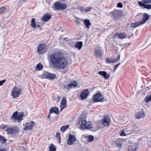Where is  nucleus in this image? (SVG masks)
<instances>
[{
	"label": "nucleus",
	"mask_w": 151,
	"mask_h": 151,
	"mask_svg": "<svg viewBox=\"0 0 151 151\" xmlns=\"http://www.w3.org/2000/svg\"><path fill=\"white\" fill-rule=\"evenodd\" d=\"M50 59L53 66L57 68L64 69L68 65L67 58L60 52H56L50 55Z\"/></svg>",
	"instance_id": "nucleus-1"
},
{
	"label": "nucleus",
	"mask_w": 151,
	"mask_h": 151,
	"mask_svg": "<svg viewBox=\"0 0 151 151\" xmlns=\"http://www.w3.org/2000/svg\"><path fill=\"white\" fill-rule=\"evenodd\" d=\"M79 124H80V129L81 130L88 129L93 131H95L96 130L93 127V125L90 122H87L86 119L84 117L80 118Z\"/></svg>",
	"instance_id": "nucleus-2"
},
{
	"label": "nucleus",
	"mask_w": 151,
	"mask_h": 151,
	"mask_svg": "<svg viewBox=\"0 0 151 151\" xmlns=\"http://www.w3.org/2000/svg\"><path fill=\"white\" fill-rule=\"evenodd\" d=\"M1 129L4 130L8 134L15 135L19 133V128L17 126L9 127L8 126H5L1 127Z\"/></svg>",
	"instance_id": "nucleus-3"
},
{
	"label": "nucleus",
	"mask_w": 151,
	"mask_h": 151,
	"mask_svg": "<svg viewBox=\"0 0 151 151\" xmlns=\"http://www.w3.org/2000/svg\"><path fill=\"white\" fill-rule=\"evenodd\" d=\"M24 112H19L17 111L13 113L11 117V119L13 120L14 122L18 123L20 122L22 119L24 115Z\"/></svg>",
	"instance_id": "nucleus-4"
},
{
	"label": "nucleus",
	"mask_w": 151,
	"mask_h": 151,
	"mask_svg": "<svg viewBox=\"0 0 151 151\" xmlns=\"http://www.w3.org/2000/svg\"><path fill=\"white\" fill-rule=\"evenodd\" d=\"M139 5L143 7L144 8L150 9H151V5L149 3H151V0H143L142 1H138Z\"/></svg>",
	"instance_id": "nucleus-5"
},
{
	"label": "nucleus",
	"mask_w": 151,
	"mask_h": 151,
	"mask_svg": "<svg viewBox=\"0 0 151 151\" xmlns=\"http://www.w3.org/2000/svg\"><path fill=\"white\" fill-rule=\"evenodd\" d=\"M114 20H116L120 18L122 16V12L121 10H115L111 12Z\"/></svg>",
	"instance_id": "nucleus-6"
},
{
	"label": "nucleus",
	"mask_w": 151,
	"mask_h": 151,
	"mask_svg": "<svg viewBox=\"0 0 151 151\" xmlns=\"http://www.w3.org/2000/svg\"><path fill=\"white\" fill-rule=\"evenodd\" d=\"M41 76L42 78H46L52 80L55 79L56 77V76L54 73L52 74L50 73L45 71L41 75Z\"/></svg>",
	"instance_id": "nucleus-7"
},
{
	"label": "nucleus",
	"mask_w": 151,
	"mask_h": 151,
	"mask_svg": "<svg viewBox=\"0 0 151 151\" xmlns=\"http://www.w3.org/2000/svg\"><path fill=\"white\" fill-rule=\"evenodd\" d=\"M111 119L108 115H104L102 118L101 122L102 124L105 127H108L111 122Z\"/></svg>",
	"instance_id": "nucleus-8"
},
{
	"label": "nucleus",
	"mask_w": 151,
	"mask_h": 151,
	"mask_svg": "<svg viewBox=\"0 0 151 151\" xmlns=\"http://www.w3.org/2000/svg\"><path fill=\"white\" fill-rule=\"evenodd\" d=\"M12 96L14 98L19 96L20 93L22 92V90L20 88L18 89L16 86L14 87L12 89Z\"/></svg>",
	"instance_id": "nucleus-9"
},
{
	"label": "nucleus",
	"mask_w": 151,
	"mask_h": 151,
	"mask_svg": "<svg viewBox=\"0 0 151 151\" xmlns=\"http://www.w3.org/2000/svg\"><path fill=\"white\" fill-rule=\"evenodd\" d=\"M104 96L101 93H97L95 94L93 98V101L95 102H102L104 99Z\"/></svg>",
	"instance_id": "nucleus-10"
},
{
	"label": "nucleus",
	"mask_w": 151,
	"mask_h": 151,
	"mask_svg": "<svg viewBox=\"0 0 151 151\" xmlns=\"http://www.w3.org/2000/svg\"><path fill=\"white\" fill-rule=\"evenodd\" d=\"M103 51L101 47H97L94 51L95 56L98 58H101L103 54Z\"/></svg>",
	"instance_id": "nucleus-11"
},
{
	"label": "nucleus",
	"mask_w": 151,
	"mask_h": 151,
	"mask_svg": "<svg viewBox=\"0 0 151 151\" xmlns=\"http://www.w3.org/2000/svg\"><path fill=\"white\" fill-rule=\"evenodd\" d=\"M35 123L33 121L26 123L25 124L23 130L25 131L32 130Z\"/></svg>",
	"instance_id": "nucleus-12"
},
{
	"label": "nucleus",
	"mask_w": 151,
	"mask_h": 151,
	"mask_svg": "<svg viewBox=\"0 0 151 151\" xmlns=\"http://www.w3.org/2000/svg\"><path fill=\"white\" fill-rule=\"evenodd\" d=\"M54 7L56 9L64 10L67 8V6L66 4H62L59 2H57L55 3Z\"/></svg>",
	"instance_id": "nucleus-13"
},
{
	"label": "nucleus",
	"mask_w": 151,
	"mask_h": 151,
	"mask_svg": "<svg viewBox=\"0 0 151 151\" xmlns=\"http://www.w3.org/2000/svg\"><path fill=\"white\" fill-rule=\"evenodd\" d=\"M76 140V137L75 135L69 134L67 142V144L69 145H71L73 144L74 142Z\"/></svg>",
	"instance_id": "nucleus-14"
},
{
	"label": "nucleus",
	"mask_w": 151,
	"mask_h": 151,
	"mask_svg": "<svg viewBox=\"0 0 151 151\" xmlns=\"http://www.w3.org/2000/svg\"><path fill=\"white\" fill-rule=\"evenodd\" d=\"M77 85V82L76 81H73L68 84L64 85L63 87L65 89L68 90L72 88L73 87L76 86Z\"/></svg>",
	"instance_id": "nucleus-15"
},
{
	"label": "nucleus",
	"mask_w": 151,
	"mask_h": 151,
	"mask_svg": "<svg viewBox=\"0 0 151 151\" xmlns=\"http://www.w3.org/2000/svg\"><path fill=\"white\" fill-rule=\"evenodd\" d=\"M89 91L86 89L83 90L80 95V97L82 100L86 99L89 94Z\"/></svg>",
	"instance_id": "nucleus-16"
},
{
	"label": "nucleus",
	"mask_w": 151,
	"mask_h": 151,
	"mask_svg": "<svg viewBox=\"0 0 151 151\" xmlns=\"http://www.w3.org/2000/svg\"><path fill=\"white\" fill-rule=\"evenodd\" d=\"M117 58L116 59H112L108 58L105 60V62L106 63H115L120 59V55L119 54L117 56Z\"/></svg>",
	"instance_id": "nucleus-17"
},
{
	"label": "nucleus",
	"mask_w": 151,
	"mask_h": 151,
	"mask_svg": "<svg viewBox=\"0 0 151 151\" xmlns=\"http://www.w3.org/2000/svg\"><path fill=\"white\" fill-rule=\"evenodd\" d=\"M150 18V15L144 13L143 14L142 17V21H140L142 24L145 23Z\"/></svg>",
	"instance_id": "nucleus-18"
},
{
	"label": "nucleus",
	"mask_w": 151,
	"mask_h": 151,
	"mask_svg": "<svg viewBox=\"0 0 151 151\" xmlns=\"http://www.w3.org/2000/svg\"><path fill=\"white\" fill-rule=\"evenodd\" d=\"M45 45L42 44H40L37 47V52L39 54H42L44 52L43 50L44 49Z\"/></svg>",
	"instance_id": "nucleus-19"
},
{
	"label": "nucleus",
	"mask_w": 151,
	"mask_h": 151,
	"mask_svg": "<svg viewBox=\"0 0 151 151\" xmlns=\"http://www.w3.org/2000/svg\"><path fill=\"white\" fill-rule=\"evenodd\" d=\"M98 74L103 76L104 78L106 79H108L110 76V74L109 73L107 74L105 71H99L98 72Z\"/></svg>",
	"instance_id": "nucleus-20"
},
{
	"label": "nucleus",
	"mask_w": 151,
	"mask_h": 151,
	"mask_svg": "<svg viewBox=\"0 0 151 151\" xmlns=\"http://www.w3.org/2000/svg\"><path fill=\"white\" fill-rule=\"evenodd\" d=\"M67 101L65 98H63L61 101L60 107L61 108L60 111L66 106Z\"/></svg>",
	"instance_id": "nucleus-21"
},
{
	"label": "nucleus",
	"mask_w": 151,
	"mask_h": 151,
	"mask_svg": "<svg viewBox=\"0 0 151 151\" xmlns=\"http://www.w3.org/2000/svg\"><path fill=\"white\" fill-rule=\"evenodd\" d=\"M114 37V38L117 37L119 39H123L126 38V36L123 33H116Z\"/></svg>",
	"instance_id": "nucleus-22"
},
{
	"label": "nucleus",
	"mask_w": 151,
	"mask_h": 151,
	"mask_svg": "<svg viewBox=\"0 0 151 151\" xmlns=\"http://www.w3.org/2000/svg\"><path fill=\"white\" fill-rule=\"evenodd\" d=\"M137 145L136 144L131 143L129 146L128 150L129 151H137Z\"/></svg>",
	"instance_id": "nucleus-23"
},
{
	"label": "nucleus",
	"mask_w": 151,
	"mask_h": 151,
	"mask_svg": "<svg viewBox=\"0 0 151 151\" xmlns=\"http://www.w3.org/2000/svg\"><path fill=\"white\" fill-rule=\"evenodd\" d=\"M51 18V15L48 14H45L42 17V19L44 22H46Z\"/></svg>",
	"instance_id": "nucleus-24"
},
{
	"label": "nucleus",
	"mask_w": 151,
	"mask_h": 151,
	"mask_svg": "<svg viewBox=\"0 0 151 151\" xmlns=\"http://www.w3.org/2000/svg\"><path fill=\"white\" fill-rule=\"evenodd\" d=\"M145 116L144 113L143 111L138 112L135 115L136 119H140L143 117Z\"/></svg>",
	"instance_id": "nucleus-25"
},
{
	"label": "nucleus",
	"mask_w": 151,
	"mask_h": 151,
	"mask_svg": "<svg viewBox=\"0 0 151 151\" xmlns=\"http://www.w3.org/2000/svg\"><path fill=\"white\" fill-rule=\"evenodd\" d=\"M82 137L86 139L87 141L89 142L93 141L94 139V137L92 135L86 136L84 135H83L82 136Z\"/></svg>",
	"instance_id": "nucleus-26"
},
{
	"label": "nucleus",
	"mask_w": 151,
	"mask_h": 151,
	"mask_svg": "<svg viewBox=\"0 0 151 151\" xmlns=\"http://www.w3.org/2000/svg\"><path fill=\"white\" fill-rule=\"evenodd\" d=\"M50 114H51L52 113H55L56 114H58L59 113V110L58 108L54 107H52L50 110Z\"/></svg>",
	"instance_id": "nucleus-27"
},
{
	"label": "nucleus",
	"mask_w": 151,
	"mask_h": 151,
	"mask_svg": "<svg viewBox=\"0 0 151 151\" xmlns=\"http://www.w3.org/2000/svg\"><path fill=\"white\" fill-rule=\"evenodd\" d=\"M83 44V42L81 41H78L75 44V47L80 50L82 47Z\"/></svg>",
	"instance_id": "nucleus-28"
},
{
	"label": "nucleus",
	"mask_w": 151,
	"mask_h": 151,
	"mask_svg": "<svg viewBox=\"0 0 151 151\" xmlns=\"http://www.w3.org/2000/svg\"><path fill=\"white\" fill-rule=\"evenodd\" d=\"M84 22L85 24L86 25V27L87 28L89 29L90 26L91 24V23L90 20L88 19H86L84 20Z\"/></svg>",
	"instance_id": "nucleus-29"
},
{
	"label": "nucleus",
	"mask_w": 151,
	"mask_h": 151,
	"mask_svg": "<svg viewBox=\"0 0 151 151\" xmlns=\"http://www.w3.org/2000/svg\"><path fill=\"white\" fill-rule=\"evenodd\" d=\"M35 18H32L31 20V26L32 27L34 28H35L36 27L37 25L35 23Z\"/></svg>",
	"instance_id": "nucleus-30"
},
{
	"label": "nucleus",
	"mask_w": 151,
	"mask_h": 151,
	"mask_svg": "<svg viewBox=\"0 0 151 151\" xmlns=\"http://www.w3.org/2000/svg\"><path fill=\"white\" fill-rule=\"evenodd\" d=\"M150 93H149L145 98V102H148L151 101V94H150Z\"/></svg>",
	"instance_id": "nucleus-31"
},
{
	"label": "nucleus",
	"mask_w": 151,
	"mask_h": 151,
	"mask_svg": "<svg viewBox=\"0 0 151 151\" xmlns=\"http://www.w3.org/2000/svg\"><path fill=\"white\" fill-rule=\"evenodd\" d=\"M141 25H142V24L139 21L137 23H131V26L133 28H135L137 26Z\"/></svg>",
	"instance_id": "nucleus-32"
},
{
	"label": "nucleus",
	"mask_w": 151,
	"mask_h": 151,
	"mask_svg": "<svg viewBox=\"0 0 151 151\" xmlns=\"http://www.w3.org/2000/svg\"><path fill=\"white\" fill-rule=\"evenodd\" d=\"M36 68V70H40L43 69V66L41 63H39L37 65Z\"/></svg>",
	"instance_id": "nucleus-33"
},
{
	"label": "nucleus",
	"mask_w": 151,
	"mask_h": 151,
	"mask_svg": "<svg viewBox=\"0 0 151 151\" xmlns=\"http://www.w3.org/2000/svg\"><path fill=\"white\" fill-rule=\"evenodd\" d=\"M50 151H56V147L55 145L53 144H51L49 146Z\"/></svg>",
	"instance_id": "nucleus-34"
},
{
	"label": "nucleus",
	"mask_w": 151,
	"mask_h": 151,
	"mask_svg": "<svg viewBox=\"0 0 151 151\" xmlns=\"http://www.w3.org/2000/svg\"><path fill=\"white\" fill-rule=\"evenodd\" d=\"M6 140L4 137L0 135V142H1L2 143H5Z\"/></svg>",
	"instance_id": "nucleus-35"
},
{
	"label": "nucleus",
	"mask_w": 151,
	"mask_h": 151,
	"mask_svg": "<svg viewBox=\"0 0 151 151\" xmlns=\"http://www.w3.org/2000/svg\"><path fill=\"white\" fill-rule=\"evenodd\" d=\"M69 127V125H66L65 126H63L60 128V130L61 132H64L66 129H68Z\"/></svg>",
	"instance_id": "nucleus-36"
},
{
	"label": "nucleus",
	"mask_w": 151,
	"mask_h": 151,
	"mask_svg": "<svg viewBox=\"0 0 151 151\" xmlns=\"http://www.w3.org/2000/svg\"><path fill=\"white\" fill-rule=\"evenodd\" d=\"M55 137L57 139V140L59 141V143H60L61 139L60 133L57 132L56 134L55 135Z\"/></svg>",
	"instance_id": "nucleus-37"
},
{
	"label": "nucleus",
	"mask_w": 151,
	"mask_h": 151,
	"mask_svg": "<svg viewBox=\"0 0 151 151\" xmlns=\"http://www.w3.org/2000/svg\"><path fill=\"white\" fill-rule=\"evenodd\" d=\"M6 10V8L5 7H0V14L2 13Z\"/></svg>",
	"instance_id": "nucleus-38"
},
{
	"label": "nucleus",
	"mask_w": 151,
	"mask_h": 151,
	"mask_svg": "<svg viewBox=\"0 0 151 151\" xmlns=\"http://www.w3.org/2000/svg\"><path fill=\"white\" fill-rule=\"evenodd\" d=\"M120 63H119L118 64H117L116 65H115L114 66V68H113V71H115L116 69L118 68V67L119 66V65H120Z\"/></svg>",
	"instance_id": "nucleus-39"
},
{
	"label": "nucleus",
	"mask_w": 151,
	"mask_h": 151,
	"mask_svg": "<svg viewBox=\"0 0 151 151\" xmlns=\"http://www.w3.org/2000/svg\"><path fill=\"white\" fill-rule=\"evenodd\" d=\"M116 147H118L119 148H120L122 146V144L120 142L118 143H116L115 144Z\"/></svg>",
	"instance_id": "nucleus-40"
},
{
	"label": "nucleus",
	"mask_w": 151,
	"mask_h": 151,
	"mask_svg": "<svg viewBox=\"0 0 151 151\" xmlns=\"http://www.w3.org/2000/svg\"><path fill=\"white\" fill-rule=\"evenodd\" d=\"M123 6V4L121 2L118 3L117 4V7L121 8Z\"/></svg>",
	"instance_id": "nucleus-41"
},
{
	"label": "nucleus",
	"mask_w": 151,
	"mask_h": 151,
	"mask_svg": "<svg viewBox=\"0 0 151 151\" xmlns=\"http://www.w3.org/2000/svg\"><path fill=\"white\" fill-rule=\"evenodd\" d=\"M120 135L121 136H124L126 135V133L124 132V131H122L120 133Z\"/></svg>",
	"instance_id": "nucleus-42"
},
{
	"label": "nucleus",
	"mask_w": 151,
	"mask_h": 151,
	"mask_svg": "<svg viewBox=\"0 0 151 151\" xmlns=\"http://www.w3.org/2000/svg\"><path fill=\"white\" fill-rule=\"evenodd\" d=\"M6 82V80L4 79L0 81V86H2Z\"/></svg>",
	"instance_id": "nucleus-43"
},
{
	"label": "nucleus",
	"mask_w": 151,
	"mask_h": 151,
	"mask_svg": "<svg viewBox=\"0 0 151 151\" xmlns=\"http://www.w3.org/2000/svg\"><path fill=\"white\" fill-rule=\"evenodd\" d=\"M92 9L91 7H88L86 9H85V11L88 12H90L91 10V9Z\"/></svg>",
	"instance_id": "nucleus-44"
},
{
	"label": "nucleus",
	"mask_w": 151,
	"mask_h": 151,
	"mask_svg": "<svg viewBox=\"0 0 151 151\" xmlns=\"http://www.w3.org/2000/svg\"><path fill=\"white\" fill-rule=\"evenodd\" d=\"M80 10L81 12H83L84 11H85V9L83 7H80Z\"/></svg>",
	"instance_id": "nucleus-45"
},
{
	"label": "nucleus",
	"mask_w": 151,
	"mask_h": 151,
	"mask_svg": "<svg viewBox=\"0 0 151 151\" xmlns=\"http://www.w3.org/2000/svg\"><path fill=\"white\" fill-rule=\"evenodd\" d=\"M142 93L143 94H145L146 93V91L144 90V89H143L142 90Z\"/></svg>",
	"instance_id": "nucleus-46"
},
{
	"label": "nucleus",
	"mask_w": 151,
	"mask_h": 151,
	"mask_svg": "<svg viewBox=\"0 0 151 151\" xmlns=\"http://www.w3.org/2000/svg\"><path fill=\"white\" fill-rule=\"evenodd\" d=\"M63 39L65 41H68L69 40V39L68 38H65Z\"/></svg>",
	"instance_id": "nucleus-47"
},
{
	"label": "nucleus",
	"mask_w": 151,
	"mask_h": 151,
	"mask_svg": "<svg viewBox=\"0 0 151 151\" xmlns=\"http://www.w3.org/2000/svg\"><path fill=\"white\" fill-rule=\"evenodd\" d=\"M144 90H145L146 91H147L148 90H149V87H145L144 88Z\"/></svg>",
	"instance_id": "nucleus-48"
},
{
	"label": "nucleus",
	"mask_w": 151,
	"mask_h": 151,
	"mask_svg": "<svg viewBox=\"0 0 151 151\" xmlns=\"http://www.w3.org/2000/svg\"><path fill=\"white\" fill-rule=\"evenodd\" d=\"M0 151H6V150L5 149H0Z\"/></svg>",
	"instance_id": "nucleus-49"
},
{
	"label": "nucleus",
	"mask_w": 151,
	"mask_h": 151,
	"mask_svg": "<svg viewBox=\"0 0 151 151\" xmlns=\"http://www.w3.org/2000/svg\"><path fill=\"white\" fill-rule=\"evenodd\" d=\"M36 27H37V28H39L40 27V26L39 24H37Z\"/></svg>",
	"instance_id": "nucleus-50"
},
{
	"label": "nucleus",
	"mask_w": 151,
	"mask_h": 151,
	"mask_svg": "<svg viewBox=\"0 0 151 151\" xmlns=\"http://www.w3.org/2000/svg\"><path fill=\"white\" fill-rule=\"evenodd\" d=\"M51 114H50V113H49V115H48V116H47V117L48 118H49L50 117V115Z\"/></svg>",
	"instance_id": "nucleus-51"
},
{
	"label": "nucleus",
	"mask_w": 151,
	"mask_h": 151,
	"mask_svg": "<svg viewBox=\"0 0 151 151\" xmlns=\"http://www.w3.org/2000/svg\"><path fill=\"white\" fill-rule=\"evenodd\" d=\"M59 98H60L59 96H57L56 97V99H57V98L58 99V100L59 99Z\"/></svg>",
	"instance_id": "nucleus-52"
},
{
	"label": "nucleus",
	"mask_w": 151,
	"mask_h": 151,
	"mask_svg": "<svg viewBox=\"0 0 151 151\" xmlns=\"http://www.w3.org/2000/svg\"><path fill=\"white\" fill-rule=\"evenodd\" d=\"M143 87V86L142 85V86H141V88H142Z\"/></svg>",
	"instance_id": "nucleus-53"
}]
</instances>
